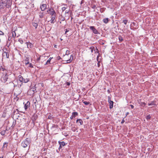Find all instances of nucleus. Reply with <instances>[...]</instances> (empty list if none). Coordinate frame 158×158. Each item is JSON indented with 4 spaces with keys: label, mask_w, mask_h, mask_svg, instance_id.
Returning <instances> with one entry per match:
<instances>
[{
    "label": "nucleus",
    "mask_w": 158,
    "mask_h": 158,
    "mask_svg": "<svg viewBox=\"0 0 158 158\" xmlns=\"http://www.w3.org/2000/svg\"><path fill=\"white\" fill-rule=\"evenodd\" d=\"M95 7H96V6H93L92 7V8H94H94Z\"/></svg>",
    "instance_id": "nucleus-54"
},
{
    "label": "nucleus",
    "mask_w": 158,
    "mask_h": 158,
    "mask_svg": "<svg viewBox=\"0 0 158 158\" xmlns=\"http://www.w3.org/2000/svg\"><path fill=\"white\" fill-rule=\"evenodd\" d=\"M35 85L34 86H31L30 89L28 91V93H30L31 91H32V93L31 94H33L35 91L36 90V87L35 86Z\"/></svg>",
    "instance_id": "nucleus-5"
},
{
    "label": "nucleus",
    "mask_w": 158,
    "mask_h": 158,
    "mask_svg": "<svg viewBox=\"0 0 158 158\" xmlns=\"http://www.w3.org/2000/svg\"><path fill=\"white\" fill-rule=\"evenodd\" d=\"M0 158H3V157H0Z\"/></svg>",
    "instance_id": "nucleus-60"
},
{
    "label": "nucleus",
    "mask_w": 158,
    "mask_h": 158,
    "mask_svg": "<svg viewBox=\"0 0 158 158\" xmlns=\"http://www.w3.org/2000/svg\"><path fill=\"white\" fill-rule=\"evenodd\" d=\"M108 102L109 104L110 108L111 109L113 107V102L111 101L110 98L109 97H108Z\"/></svg>",
    "instance_id": "nucleus-7"
},
{
    "label": "nucleus",
    "mask_w": 158,
    "mask_h": 158,
    "mask_svg": "<svg viewBox=\"0 0 158 158\" xmlns=\"http://www.w3.org/2000/svg\"><path fill=\"white\" fill-rule=\"evenodd\" d=\"M72 130L73 131H75L76 130L75 128H73Z\"/></svg>",
    "instance_id": "nucleus-43"
},
{
    "label": "nucleus",
    "mask_w": 158,
    "mask_h": 158,
    "mask_svg": "<svg viewBox=\"0 0 158 158\" xmlns=\"http://www.w3.org/2000/svg\"><path fill=\"white\" fill-rule=\"evenodd\" d=\"M14 125V123H13V125H12V126Z\"/></svg>",
    "instance_id": "nucleus-61"
},
{
    "label": "nucleus",
    "mask_w": 158,
    "mask_h": 158,
    "mask_svg": "<svg viewBox=\"0 0 158 158\" xmlns=\"http://www.w3.org/2000/svg\"><path fill=\"white\" fill-rule=\"evenodd\" d=\"M69 10H66L65 12V13H69Z\"/></svg>",
    "instance_id": "nucleus-46"
},
{
    "label": "nucleus",
    "mask_w": 158,
    "mask_h": 158,
    "mask_svg": "<svg viewBox=\"0 0 158 158\" xmlns=\"http://www.w3.org/2000/svg\"><path fill=\"white\" fill-rule=\"evenodd\" d=\"M66 84L67 85H69L70 84V83L69 82H67Z\"/></svg>",
    "instance_id": "nucleus-44"
},
{
    "label": "nucleus",
    "mask_w": 158,
    "mask_h": 158,
    "mask_svg": "<svg viewBox=\"0 0 158 158\" xmlns=\"http://www.w3.org/2000/svg\"><path fill=\"white\" fill-rule=\"evenodd\" d=\"M123 22L124 23V24L126 25L127 22V20L126 19H124L123 21Z\"/></svg>",
    "instance_id": "nucleus-34"
},
{
    "label": "nucleus",
    "mask_w": 158,
    "mask_h": 158,
    "mask_svg": "<svg viewBox=\"0 0 158 158\" xmlns=\"http://www.w3.org/2000/svg\"><path fill=\"white\" fill-rule=\"evenodd\" d=\"M39 15L40 18H43L44 16V14L43 12L40 11L39 13Z\"/></svg>",
    "instance_id": "nucleus-15"
},
{
    "label": "nucleus",
    "mask_w": 158,
    "mask_h": 158,
    "mask_svg": "<svg viewBox=\"0 0 158 158\" xmlns=\"http://www.w3.org/2000/svg\"><path fill=\"white\" fill-rule=\"evenodd\" d=\"M53 58V57H50L49 59L46 62L45 65L48 64H50V61L51 59Z\"/></svg>",
    "instance_id": "nucleus-19"
},
{
    "label": "nucleus",
    "mask_w": 158,
    "mask_h": 158,
    "mask_svg": "<svg viewBox=\"0 0 158 158\" xmlns=\"http://www.w3.org/2000/svg\"><path fill=\"white\" fill-rule=\"evenodd\" d=\"M129 114V113L128 112H127L126 114V115H128Z\"/></svg>",
    "instance_id": "nucleus-53"
},
{
    "label": "nucleus",
    "mask_w": 158,
    "mask_h": 158,
    "mask_svg": "<svg viewBox=\"0 0 158 158\" xmlns=\"http://www.w3.org/2000/svg\"><path fill=\"white\" fill-rule=\"evenodd\" d=\"M55 48H56V45H55Z\"/></svg>",
    "instance_id": "nucleus-59"
},
{
    "label": "nucleus",
    "mask_w": 158,
    "mask_h": 158,
    "mask_svg": "<svg viewBox=\"0 0 158 158\" xmlns=\"http://www.w3.org/2000/svg\"><path fill=\"white\" fill-rule=\"evenodd\" d=\"M151 117L150 115H148L146 117V119L147 120L150 119L151 118Z\"/></svg>",
    "instance_id": "nucleus-35"
},
{
    "label": "nucleus",
    "mask_w": 158,
    "mask_h": 158,
    "mask_svg": "<svg viewBox=\"0 0 158 158\" xmlns=\"http://www.w3.org/2000/svg\"><path fill=\"white\" fill-rule=\"evenodd\" d=\"M26 44H27L28 48H31L33 47V45L29 42H26Z\"/></svg>",
    "instance_id": "nucleus-12"
},
{
    "label": "nucleus",
    "mask_w": 158,
    "mask_h": 158,
    "mask_svg": "<svg viewBox=\"0 0 158 158\" xmlns=\"http://www.w3.org/2000/svg\"><path fill=\"white\" fill-rule=\"evenodd\" d=\"M118 38L120 42H122L123 40V37L120 35L118 36Z\"/></svg>",
    "instance_id": "nucleus-21"
},
{
    "label": "nucleus",
    "mask_w": 158,
    "mask_h": 158,
    "mask_svg": "<svg viewBox=\"0 0 158 158\" xmlns=\"http://www.w3.org/2000/svg\"><path fill=\"white\" fill-rule=\"evenodd\" d=\"M57 59L58 60H60V59H61V57L60 56H58L57 57Z\"/></svg>",
    "instance_id": "nucleus-41"
},
{
    "label": "nucleus",
    "mask_w": 158,
    "mask_h": 158,
    "mask_svg": "<svg viewBox=\"0 0 158 158\" xmlns=\"http://www.w3.org/2000/svg\"><path fill=\"white\" fill-rule=\"evenodd\" d=\"M29 81V79L28 78H23V82L26 83L28 81Z\"/></svg>",
    "instance_id": "nucleus-24"
},
{
    "label": "nucleus",
    "mask_w": 158,
    "mask_h": 158,
    "mask_svg": "<svg viewBox=\"0 0 158 158\" xmlns=\"http://www.w3.org/2000/svg\"><path fill=\"white\" fill-rule=\"evenodd\" d=\"M2 56L3 57H6L7 58H9V54L7 52H4L2 54Z\"/></svg>",
    "instance_id": "nucleus-14"
},
{
    "label": "nucleus",
    "mask_w": 158,
    "mask_h": 158,
    "mask_svg": "<svg viewBox=\"0 0 158 158\" xmlns=\"http://www.w3.org/2000/svg\"><path fill=\"white\" fill-rule=\"evenodd\" d=\"M66 7H63L62 8V10L63 11H64L66 10Z\"/></svg>",
    "instance_id": "nucleus-39"
},
{
    "label": "nucleus",
    "mask_w": 158,
    "mask_h": 158,
    "mask_svg": "<svg viewBox=\"0 0 158 158\" xmlns=\"http://www.w3.org/2000/svg\"><path fill=\"white\" fill-rule=\"evenodd\" d=\"M64 19H62V21H64Z\"/></svg>",
    "instance_id": "nucleus-56"
},
{
    "label": "nucleus",
    "mask_w": 158,
    "mask_h": 158,
    "mask_svg": "<svg viewBox=\"0 0 158 158\" xmlns=\"http://www.w3.org/2000/svg\"><path fill=\"white\" fill-rule=\"evenodd\" d=\"M92 31L94 34H98V31L95 28Z\"/></svg>",
    "instance_id": "nucleus-26"
},
{
    "label": "nucleus",
    "mask_w": 158,
    "mask_h": 158,
    "mask_svg": "<svg viewBox=\"0 0 158 158\" xmlns=\"http://www.w3.org/2000/svg\"><path fill=\"white\" fill-rule=\"evenodd\" d=\"M72 19H73V18H72V17H71V20H72Z\"/></svg>",
    "instance_id": "nucleus-57"
},
{
    "label": "nucleus",
    "mask_w": 158,
    "mask_h": 158,
    "mask_svg": "<svg viewBox=\"0 0 158 158\" xmlns=\"http://www.w3.org/2000/svg\"><path fill=\"white\" fill-rule=\"evenodd\" d=\"M83 102L86 105H88L90 103L89 102H87L86 101H84Z\"/></svg>",
    "instance_id": "nucleus-33"
},
{
    "label": "nucleus",
    "mask_w": 158,
    "mask_h": 158,
    "mask_svg": "<svg viewBox=\"0 0 158 158\" xmlns=\"http://www.w3.org/2000/svg\"><path fill=\"white\" fill-rule=\"evenodd\" d=\"M95 28L94 27V26H90L89 27V29L93 31L94 30V29Z\"/></svg>",
    "instance_id": "nucleus-36"
},
{
    "label": "nucleus",
    "mask_w": 158,
    "mask_h": 158,
    "mask_svg": "<svg viewBox=\"0 0 158 158\" xmlns=\"http://www.w3.org/2000/svg\"><path fill=\"white\" fill-rule=\"evenodd\" d=\"M11 38L10 37H9L8 38V40L10 41L11 40Z\"/></svg>",
    "instance_id": "nucleus-48"
},
{
    "label": "nucleus",
    "mask_w": 158,
    "mask_h": 158,
    "mask_svg": "<svg viewBox=\"0 0 158 158\" xmlns=\"http://www.w3.org/2000/svg\"><path fill=\"white\" fill-rule=\"evenodd\" d=\"M90 49L91 50V52H93V51H94L95 53H98V50L97 47L91 46L90 48Z\"/></svg>",
    "instance_id": "nucleus-6"
},
{
    "label": "nucleus",
    "mask_w": 158,
    "mask_h": 158,
    "mask_svg": "<svg viewBox=\"0 0 158 158\" xmlns=\"http://www.w3.org/2000/svg\"><path fill=\"white\" fill-rule=\"evenodd\" d=\"M32 25L33 27H35V29H36L37 28V27L38 26V24L37 23L34 22L33 23Z\"/></svg>",
    "instance_id": "nucleus-27"
},
{
    "label": "nucleus",
    "mask_w": 158,
    "mask_h": 158,
    "mask_svg": "<svg viewBox=\"0 0 158 158\" xmlns=\"http://www.w3.org/2000/svg\"><path fill=\"white\" fill-rule=\"evenodd\" d=\"M56 16H51V19L50 20V21L51 23H54V20L55 19Z\"/></svg>",
    "instance_id": "nucleus-13"
},
{
    "label": "nucleus",
    "mask_w": 158,
    "mask_h": 158,
    "mask_svg": "<svg viewBox=\"0 0 158 158\" xmlns=\"http://www.w3.org/2000/svg\"><path fill=\"white\" fill-rule=\"evenodd\" d=\"M47 5L46 4H43L40 6V9L42 11H44L46 8Z\"/></svg>",
    "instance_id": "nucleus-10"
},
{
    "label": "nucleus",
    "mask_w": 158,
    "mask_h": 158,
    "mask_svg": "<svg viewBox=\"0 0 158 158\" xmlns=\"http://www.w3.org/2000/svg\"><path fill=\"white\" fill-rule=\"evenodd\" d=\"M155 102L154 101H152L151 102V103H148V106H152L155 105Z\"/></svg>",
    "instance_id": "nucleus-22"
},
{
    "label": "nucleus",
    "mask_w": 158,
    "mask_h": 158,
    "mask_svg": "<svg viewBox=\"0 0 158 158\" xmlns=\"http://www.w3.org/2000/svg\"><path fill=\"white\" fill-rule=\"evenodd\" d=\"M98 56L97 57V60L98 61Z\"/></svg>",
    "instance_id": "nucleus-55"
},
{
    "label": "nucleus",
    "mask_w": 158,
    "mask_h": 158,
    "mask_svg": "<svg viewBox=\"0 0 158 158\" xmlns=\"http://www.w3.org/2000/svg\"><path fill=\"white\" fill-rule=\"evenodd\" d=\"M19 113V110H17V111H14L13 112V117L15 116V115Z\"/></svg>",
    "instance_id": "nucleus-23"
},
{
    "label": "nucleus",
    "mask_w": 158,
    "mask_h": 158,
    "mask_svg": "<svg viewBox=\"0 0 158 158\" xmlns=\"http://www.w3.org/2000/svg\"><path fill=\"white\" fill-rule=\"evenodd\" d=\"M12 4V0H2L0 2V9H3L6 7L9 8Z\"/></svg>",
    "instance_id": "nucleus-2"
},
{
    "label": "nucleus",
    "mask_w": 158,
    "mask_h": 158,
    "mask_svg": "<svg viewBox=\"0 0 158 158\" xmlns=\"http://www.w3.org/2000/svg\"><path fill=\"white\" fill-rule=\"evenodd\" d=\"M62 147V146H60V147L59 148V149H60Z\"/></svg>",
    "instance_id": "nucleus-51"
},
{
    "label": "nucleus",
    "mask_w": 158,
    "mask_h": 158,
    "mask_svg": "<svg viewBox=\"0 0 158 158\" xmlns=\"http://www.w3.org/2000/svg\"><path fill=\"white\" fill-rule=\"evenodd\" d=\"M139 103L142 106H145L146 105V103L144 102H141L140 103L139 102Z\"/></svg>",
    "instance_id": "nucleus-30"
},
{
    "label": "nucleus",
    "mask_w": 158,
    "mask_h": 158,
    "mask_svg": "<svg viewBox=\"0 0 158 158\" xmlns=\"http://www.w3.org/2000/svg\"><path fill=\"white\" fill-rule=\"evenodd\" d=\"M31 93H32V91H31L30 93H29V94H30V95H32V94H31Z\"/></svg>",
    "instance_id": "nucleus-52"
},
{
    "label": "nucleus",
    "mask_w": 158,
    "mask_h": 158,
    "mask_svg": "<svg viewBox=\"0 0 158 158\" xmlns=\"http://www.w3.org/2000/svg\"><path fill=\"white\" fill-rule=\"evenodd\" d=\"M76 123H77L79 125H82L83 124V122L81 119H77L76 121Z\"/></svg>",
    "instance_id": "nucleus-11"
},
{
    "label": "nucleus",
    "mask_w": 158,
    "mask_h": 158,
    "mask_svg": "<svg viewBox=\"0 0 158 158\" xmlns=\"http://www.w3.org/2000/svg\"><path fill=\"white\" fill-rule=\"evenodd\" d=\"M130 106L132 109H133L134 107V106L132 105H130Z\"/></svg>",
    "instance_id": "nucleus-42"
},
{
    "label": "nucleus",
    "mask_w": 158,
    "mask_h": 158,
    "mask_svg": "<svg viewBox=\"0 0 158 158\" xmlns=\"http://www.w3.org/2000/svg\"><path fill=\"white\" fill-rule=\"evenodd\" d=\"M73 57L74 56L73 55H71L70 56V57L69 59L66 60V62L65 63H69L71 62L72 60L73 59Z\"/></svg>",
    "instance_id": "nucleus-9"
},
{
    "label": "nucleus",
    "mask_w": 158,
    "mask_h": 158,
    "mask_svg": "<svg viewBox=\"0 0 158 158\" xmlns=\"http://www.w3.org/2000/svg\"><path fill=\"white\" fill-rule=\"evenodd\" d=\"M18 79L19 81H20L21 82H23V77L21 75L19 76Z\"/></svg>",
    "instance_id": "nucleus-17"
},
{
    "label": "nucleus",
    "mask_w": 158,
    "mask_h": 158,
    "mask_svg": "<svg viewBox=\"0 0 158 158\" xmlns=\"http://www.w3.org/2000/svg\"><path fill=\"white\" fill-rule=\"evenodd\" d=\"M30 143L29 139L27 138L22 142L21 143L22 146L24 148L27 147Z\"/></svg>",
    "instance_id": "nucleus-3"
},
{
    "label": "nucleus",
    "mask_w": 158,
    "mask_h": 158,
    "mask_svg": "<svg viewBox=\"0 0 158 158\" xmlns=\"http://www.w3.org/2000/svg\"><path fill=\"white\" fill-rule=\"evenodd\" d=\"M24 63H25V64L26 65H27L28 64H29V61L27 59V60H24Z\"/></svg>",
    "instance_id": "nucleus-29"
},
{
    "label": "nucleus",
    "mask_w": 158,
    "mask_h": 158,
    "mask_svg": "<svg viewBox=\"0 0 158 158\" xmlns=\"http://www.w3.org/2000/svg\"><path fill=\"white\" fill-rule=\"evenodd\" d=\"M69 31V30H68L67 29H66V31L65 32V33L66 34L67 32H68Z\"/></svg>",
    "instance_id": "nucleus-49"
},
{
    "label": "nucleus",
    "mask_w": 158,
    "mask_h": 158,
    "mask_svg": "<svg viewBox=\"0 0 158 158\" xmlns=\"http://www.w3.org/2000/svg\"><path fill=\"white\" fill-rule=\"evenodd\" d=\"M5 131H2L0 133L1 135H4L5 134Z\"/></svg>",
    "instance_id": "nucleus-32"
},
{
    "label": "nucleus",
    "mask_w": 158,
    "mask_h": 158,
    "mask_svg": "<svg viewBox=\"0 0 158 158\" xmlns=\"http://www.w3.org/2000/svg\"><path fill=\"white\" fill-rule=\"evenodd\" d=\"M109 20H110V19H109L108 18H106L103 20V22L104 23L106 24L108 23Z\"/></svg>",
    "instance_id": "nucleus-16"
},
{
    "label": "nucleus",
    "mask_w": 158,
    "mask_h": 158,
    "mask_svg": "<svg viewBox=\"0 0 158 158\" xmlns=\"http://www.w3.org/2000/svg\"><path fill=\"white\" fill-rule=\"evenodd\" d=\"M4 35V33L2 31H0V35Z\"/></svg>",
    "instance_id": "nucleus-40"
},
{
    "label": "nucleus",
    "mask_w": 158,
    "mask_h": 158,
    "mask_svg": "<svg viewBox=\"0 0 158 158\" xmlns=\"http://www.w3.org/2000/svg\"><path fill=\"white\" fill-rule=\"evenodd\" d=\"M28 64V67L31 68H33V66L32 65V64L31 63H29V64Z\"/></svg>",
    "instance_id": "nucleus-38"
},
{
    "label": "nucleus",
    "mask_w": 158,
    "mask_h": 158,
    "mask_svg": "<svg viewBox=\"0 0 158 158\" xmlns=\"http://www.w3.org/2000/svg\"><path fill=\"white\" fill-rule=\"evenodd\" d=\"M58 143L60 145V146L63 147L65 145V143L64 141L60 142L59 141Z\"/></svg>",
    "instance_id": "nucleus-18"
},
{
    "label": "nucleus",
    "mask_w": 158,
    "mask_h": 158,
    "mask_svg": "<svg viewBox=\"0 0 158 158\" xmlns=\"http://www.w3.org/2000/svg\"><path fill=\"white\" fill-rule=\"evenodd\" d=\"M17 0H15V1H16Z\"/></svg>",
    "instance_id": "nucleus-62"
},
{
    "label": "nucleus",
    "mask_w": 158,
    "mask_h": 158,
    "mask_svg": "<svg viewBox=\"0 0 158 158\" xmlns=\"http://www.w3.org/2000/svg\"><path fill=\"white\" fill-rule=\"evenodd\" d=\"M47 12L51 16H56V13L54 10L53 8H50L48 10Z\"/></svg>",
    "instance_id": "nucleus-4"
},
{
    "label": "nucleus",
    "mask_w": 158,
    "mask_h": 158,
    "mask_svg": "<svg viewBox=\"0 0 158 158\" xmlns=\"http://www.w3.org/2000/svg\"><path fill=\"white\" fill-rule=\"evenodd\" d=\"M2 69H3L2 68ZM3 71V74L1 80L4 83H5L6 81L9 82V83L8 85L7 86L10 88H13L15 87V84L12 82V78L14 77V75L13 74H10L8 75L6 73V70Z\"/></svg>",
    "instance_id": "nucleus-1"
},
{
    "label": "nucleus",
    "mask_w": 158,
    "mask_h": 158,
    "mask_svg": "<svg viewBox=\"0 0 158 158\" xmlns=\"http://www.w3.org/2000/svg\"><path fill=\"white\" fill-rule=\"evenodd\" d=\"M8 143L7 142H5L4 143L3 146L2 148V149L4 150L5 148L7 147V146Z\"/></svg>",
    "instance_id": "nucleus-20"
},
{
    "label": "nucleus",
    "mask_w": 158,
    "mask_h": 158,
    "mask_svg": "<svg viewBox=\"0 0 158 158\" xmlns=\"http://www.w3.org/2000/svg\"><path fill=\"white\" fill-rule=\"evenodd\" d=\"M70 51L68 50H67L66 52V55H68L69 54Z\"/></svg>",
    "instance_id": "nucleus-37"
},
{
    "label": "nucleus",
    "mask_w": 158,
    "mask_h": 158,
    "mask_svg": "<svg viewBox=\"0 0 158 158\" xmlns=\"http://www.w3.org/2000/svg\"><path fill=\"white\" fill-rule=\"evenodd\" d=\"M124 122H125L124 120V119H123V120H122V122H121V123H123Z\"/></svg>",
    "instance_id": "nucleus-47"
},
{
    "label": "nucleus",
    "mask_w": 158,
    "mask_h": 158,
    "mask_svg": "<svg viewBox=\"0 0 158 158\" xmlns=\"http://www.w3.org/2000/svg\"><path fill=\"white\" fill-rule=\"evenodd\" d=\"M30 102L29 101H27L25 104L24 106V109L25 110H27L30 107Z\"/></svg>",
    "instance_id": "nucleus-8"
},
{
    "label": "nucleus",
    "mask_w": 158,
    "mask_h": 158,
    "mask_svg": "<svg viewBox=\"0 0 158 158\" xmlns=\"http://www.w3.org/2000/svg\"><path fill=\"white\" fill-rule=\"evenodd\" d=\"M40 58H39V59H38V60H40Z\"/></svg>",
    "instance_id": "nucleus-58"
},
{
    "label": "nucleus",
    "mask_w": 158,
    "mask_h": 158,
    "mask_svg": "<svg viewBox=\"0 0 158 158\" xmlns=\"http://www.w3.org/2000/svg\"><path fill=\"white\" fill-rule=\"evenodd\" d=\"M78 115V113L77 112H73L72 113V115L74 118L76 117V116Z\"/></svg>",
    "instance_id": "nucleus-25"
},
{
    "label": "nucleus",
    "mask_w": 158,
    "mask_h": 158,
    "mask_svg": "<svg viewBox=\"0 0 158 158\" xmlns=\"http://www.w3.org/2000/svg\"><path fill=\"white\" fill-rule=\"evenodd\" d=\"M19 41L21 44H23V40L21 38H20L18 40Z\"/></svg>",
    "instance_id": "nucleus-31"
},
{
    "label": "nucleus",
    "mask_w": 158,
    "mask_h": 158,
    "mask_svg": "<svg viewBox=\"0 0 158 158\" xmlns=\"http://www.w3.org/2000/svg\"><path fill=\"white\" fill-rule=\"evenodd\" d=\"M74 117H73V116L72 115L70 117V118L71 119H72Z\"/></svg>",
    "instance_id": "nucleus-45"
},
{
    "label": "nucleus",
    "mask_w": 158,
    "mask_h": 158,
    "mask_svg": "<svg viewBox=\"0 0 158 158\" xmlns=\"http://www.w3.org/2000/svg\"><path fill=\"white\" fill-rule=\"evenodd\" d=\"M36 103H37L36 102H34V104H35V106L36 108V105H37V104H36Z\"/></svg>",
    "instance_id": "nucleus-50"
},
{
    "label": "nucleus",
    "mask_w": 158,
    "mask_h": 158,
    "mask_svg": "<svg viewBox=\"0 0 158 158\" xmlns=\"http://www.w3.org/2000/svg\"><path fill=\"white\" fill-rule=\"evenodd\" d=\"M12 34L13 37L15 38L16 35L15 32V31H12Z\"/></svg>",
    "instance_id": "nucleus-28"
}]
</instances>
